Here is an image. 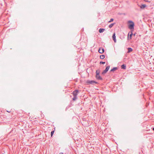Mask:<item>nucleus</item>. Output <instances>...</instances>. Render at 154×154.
Returning <instances> with one entry per match:
<instances>
[{"label":"nucleus","mask_w":154,"mask_h":154,"mask_svg":"<svg viewBox=\"0 0 154 154\" xmlns=\"http://www.w3.org/2000/svg\"><path fill=\"white\" fill-rule=\"evenodd\" d=\"M128 23H130L128 25V28L131 29H134V23L131 20L128 21Z\"/></svg>","instance_id":"1"},{"label":"nucleus","mask_w":154,"mask_h":154,"mask_svg":"<svg viewBox=\"0 0 154 154\" xmlns=\"http://www.w3.org/2000/svg\"><path fill=\"white\" fill-rule=\"evenodd\" d=\"M86 83L88 85H94V84H96V82L93 80H88Z\"/></svg>","instance_id":"2"},{"label":"nucleus","mask_w":154,"mask_h":154,"mask_svg":"<svg viewBox=\"0 0 154 154\" xmlns=\"http://www.w3.org/2000/svg\"><path fill=\"white\" fill-rule=\"evenodd\" d=\"M110 67V66H107L105 69L103 70V71L102 72V74L103 75H104L109 70V68Z\"/></svg>","instance_id":"3"},{"label":"nucleus","mask_w":154,"mask_h":154,"mask_svg":"<svg viewBox=\"0 0 154 154\" xmlns=\"http://www.w3.org/2000/svg\"><path fill=\"white\" fill-rule=\"evenodd\" d=\"M79 92V91L78 90H75L72 93V94L73 96H77Z\"/></svg>","instance_id":"4"},{"label":"nucleus","mask_w":154,"mask_h":154,"mask_svg":"<svg viewBox=\"0 0 154 154\" xmlns=\"http://www.w3.org/2000/svg\"><path fill=\"white\" fill-rule=\"evenodd\" d=\"M112 38L114 42H116V34L115 32L113 33L112 36Z\"/></svg>","instance_id":"5"},{"label":"nucleus","mask_w":154,"mask_h":154,"mask_svg":"<svg viewBox=\"0 0 154 154\" xmlns=\"http://www.w3.org/2000/svg\"><path fill=\"white\" fill-rule=\"evenodd\" d=\"M99 73L97 71V79L98 80H102V78L99 75Z\"/></svg>","instance_id":"6"},{"label":"nucleus","mask_w":154,"mask_h":154,"mask_svg":"<svg viewBox=\"0 0 154 154\" xmlns=\"http://www.w3.org/2000/svg\"><path fill=\"white\" fill-rule=\"evenodd\" d=\"M98 52L100 54H102L104 52V49L102 48H100L98 50Z\"/></svg>","instance_id":"7"},{"label":"nucleus","mask_w":154,"mask_h":154,"mask_svg":"<svg viewBox=\"0 0 154 154\" xmlns=\"http://www.w3.org/2000/svg\"><path fill=\"white\" fill-rule=\"evenodd\" d=\"M105 30V29L100 28L99 29V31L100 33H102Z\"/></svg>","instance_id":"8"},{"label":"nucleus","mask_w":154,"mask_h":154,"mask_svg":"<svg viewBox=\"0 0 154 154\" xmlns=\"http://www.w3.org/2000/svg\"><path fill=\"white\" fill-rule=\"evenodd\" d=\"M133 51V49L131 48H128V51L127 52V53H130L131 51Z\"/></svg>","instance_id":"9"},{"label":"nucleus","mask_w":154,"mask_h":154,"mask_svg":"<svg viewBox=\"0 0 154 154\" xmlns=\"http://www.w3.org/2000/svg\"><path fill=\"white\" fill-rule=\"evenodd\" d=\"M121 68L122 69H125L126 68V66L124 64H123L121 66Z\"/></svg>","instance_id":"10"},{"label":"nucleus","mask_w":154,"mask_h":154,"mask_svg":"<svg viewBox=\"0 0 154 154\" xmlns=\"http://www.w3.org/2000/svg\"><path fill=\"white\" fill-rule=\"evenodd\" d=\"M117 69V67H114L112 69H111L110 72H113L116 70Z\"/></svg>","instance_id":"11"},{"label":"nucleus","mask_w":154,"mask_h":154,"mask_svg":"<svg viewBox=\"0 0 154 154\" xmlns=\"http://www.w3.org/2000/svg\"><path fill=\"white\" fill-rule=\"evenodd\" d=\"M115 24V23L111 24H110L109 25V27L110 28H112L113 26V25H114Z\"/></svg>","instance_id":"12"},{"label":"nucleus","mask_w":154,"mask_h":154,"mask_svg":"<svg viewBox=\"0 0 154 154\" xmlns=\"http://www.w3.org/2000/svg\"><path fill=\"white\" fill-rule=\"evenodd\" d=\"M146 6L145 5H142L140 6V8H141L143 9L145 8Z\"/></svg>","instance_id":"13"},{"label":"nucleus","mask_w":154,"mask_h":154,"mask_svg":"<svg viewBox=\"0 0 154 154\" xmlns=\"http://www.w3.org/2000/svg\"><path fill=\"white\" fill-rule=\"evenodd\" d=\"M100 58L101 59H103L105 58V56L103 55H102L100 56Z\"/></svg>","instance_id":"14"},{"label":"nucleus","mask_w":154,"mask_h":154,"mask_svg":"<svg viewBox=\"0 0 154 154\" xmlns=\"http://www.w3.org/2000/svg\"><path fill=\"white\" fill-rule=\"evenodd\" d=\"M77 98V96H75V97L74 96L73 98H72V100H73L75 101V100H76Z\"/></svg>","instance_id":"15"},{"label":"nucleus","mask_w":154,"mask_h":154,"mask_svg":"<svg viewBox=\"0 0 154 154\" xmlns=\"http://www.w3.org/2000/svg\"><path fill=\"white\" fill-rule=\"evenodd\" d=\"M113 20H114V19L113 18H111L110 19V20L108 22V23H110V22L113 21Z\"/></svg>","instance_id":"16"},{"label":"nucleus","mask_w":154,"mask_h":154,"mask_svg":"<svg viewBox=\"0 0 154 154\" xmlns=\"http://www.w3.org/2000/svg\"><path fill=\"white\" fill-rule=\"evenodd\" d=\"M54 131H52L51 132V136L52 137L53 135L54 134Z\"/></svg>","instance_id":"17"},{"label":"nucleus","mask_w":154,"mask_h":154,"mask_svg":"<svg viewBox=\"0 0 154 154\" xmlns=\"http://www.w3.org/2000/svg\"><path fill=\"white\" fill-rule=\"evenodd\" d=\"M132 34H133L132 33V32H131V34H130V37H129V38H130V39H131V37H132ZM128 38H129V37L128 36Z\"/></svg>","instance_id":"18"},{"label":"nucleus","mask_w":154,"mask_h":154,"mask_svg":"<svg viewBox=\"0 0 154 154\" xmlns=\"http://www.w3.org/2000/svg\"><path fill=\"white\" fill-rule=\"evenodd\" d=\"M100 64H104L105 63V62H100Z\"/></svg>","instance_id":"19"},{"label":"nucleus","mask_w":154,"mask_h":154,"mask_svg":"<svg viewBox=\"0 0 154 154\" xmlns=\"http://www.w3.org/2000/svg\"><path fill=\"white\" fill-rule=\"evenodd\" d=\"M7 111L8 112H11L10 111Z\"/></svg>","instance_id":"20"},{"label":"nucleus","mask_w":154,"mask_h":154,"mask_svg":"<svg viewBox=\"0 0 154 154\" xmlns=\"http://www.w3.org/2000/svg\"><path fill=\"white\" fill-rule=\"evenodd\" d=\"M153 130L154 131V128H153Z\"/></svg>","instance_id":"21"},{"label":"nucleus","mask_w":154,"mask_h":154,"mask_svg":"<svg viewBox=\"0 0 154 154\" xmlns=\"http://www.w3.org/2000/svg\"><path fill=\"white\" fill-rule=\"evenodd\" d=\"M63 153H60L59 154H63Z\"/></svg>","instance_id":"22"},{"label":"nucleus","mask_w":154,"mask_h":154,"mask_svg":"<svg viewBox=\"0 0 154 154\" xmlns=\"http://www.w3.org/2000/svg\"><path fill=\"white\" fill-rule=\"evenodd\" d=\"M95 77H96V74L95 75Z\"/></svg>","instance_id":"23"},{"label":"nucleus","mask_w":154,"mask_h":154,"mask_svg":"<svg viewBox=\"0 0 154 154\" xmlns=\"http://www.w3.org/2000/svg\"><path fill=\"white\" fill-rule=\"evenodd\" d=\"M129 33H128V35H129Z\"/></svg>","instance_id":"24"},{"label":"nucleus","mask_w":154,"mask_h":154,"mask_svg":"<svg viewBox=\"0 0 154 154\" xmlns=\"http://www.w3.org/2000/svg\"><path fill=\"white\" fill-rule=\"evenodd\" d=\"M129 33H128V35H129Z\"/></svg>","instance_id":"25"}]
</instances>
